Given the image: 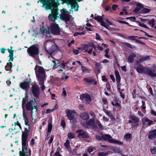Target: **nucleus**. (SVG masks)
Segmentation results:
<instances>
[{
    "label": "nucleus",
    "instance_id": "1",
    "mask_svg": "<svg viewBox=\"0 0 156 156\" xmlns=\"http://www.w3.org/2000/svg\"><path fill=\"white\" fill-rule=\"evenodd\" d=\"M58 9L56 8H54L51 10V12L49 14L48 16V19L50 22H52L50 24V26L48 29H45L44 27H42L40 29L39 33L42 34L43 35L46 36H50V33L54 35H58L60 33V30L58 25L57 24L55 21L57 18L60 17V18L64 20L67 22L70 20V16L69 12L67 11L65 9L61 10V13L58 16Z\"/></svg>",
    "mask_w": 156,
    "mask_h": 156
},
{
    "label": "nucleus",
    "instance_id": "2",
    "mask_svg": "<svg viewBox=\"0 0 156 156\" xmlns=\"http://www.w3.org/2000/svg\"><path fill=\"white\" fill-rule=\"evenodd\" d=\"M156 66L155 65L153 64L151 69L147 66L144 67L143 66L140 65L136 68L137 72L139 73H144L152 77H156V70L155 69Z\"/></svg>",
    "mask_w": 156,
    "mask_h": 156
},
{
    "label": "nucleus",
    "instance_id": "3",
    "mask_svg": "<svg viewBox=\"0 0 156 156\" xmlns=\"http://www.w3.org/2000/svg\"><path fill=\"white\" fill-rule=\"evenodd\" d=\"M36 75L38 80L45 79L46 73L43 68L36 65L34 68Z\"/></svg>",
    "mask_w": 156,
    "mask_h": 156
},
{
    "label": "nucleus",
    "instance_id": "4",
    "mask_svg": "<svg viewBox=\"0 0 156 156\" xmlns=\"http://www.w3.org/2000/svg\"><path fill=\"white\" fill-rule=\"evenodd\" d=\"M27 135L26 133H23L22 136V151L20 152V156H28L26 155V153L27 152Z\"/></svg>",
    "mask_w": 156,
    "mask_h": 156
},
{
    "label": "nucleus",
    "instance_id": "5",
    "mask_svg": "<svg viewBox=\"0 0 156 156\" xmlns=\"http://www.w3.org/2000/svg\"><path fill=\"white\" fill-rule=\"evenodd\" d=\"M81 124L82 126L85 128H87L89 126L93 128L97 127V125L94 119H90L85 122H81Z\"/></svg>",
    "mask_w": 156,
    "mask_h": 156
},
{
    "label": "nucleus",
    "instance_id": "6",
    "mask_svg": "<svg viewBox=\"0 0 156 156\" xmlns=\"http://www.w3.org/2000/svg\"><path fill=\"white\" fill-rule=\"evenodd\" d=\"M102 138L105 141H107L110 143L117 144L118 145H122L123 143L117 140L112 139L111 136L109 134H105L102 135Z\"/></svg>",
    "mask_w": 156,
    "mask_h": 156
},
{
    "label": "nucleus",
    "instance_id": "7",
    "mask_svg": "<svg viewBox=\"0 0 156 156\" xmlns=\"http://www.w3.org/2000/svg\"><path fill=\"white\" fill-rule=\"evenodd\" d=\"M39 48L36 45H33L28 48L27 51L30 55L34 57L39 54Z\"/></svg>",
    "mask_w": 156,
    "mask_h": 156
},
{
    "label": "nucleus",
    "instance_id": "8",
    "mask_svg": "<svg viewBox=\"0 0 156 156\" xmlns=\"http://www.w3.org/2000/svg\"><path fill=\"white\" fill-rule=\"evenodd\" d=\"M58 0H41V2L44 5H46L48 9H51L58 2Z\"/></svg>",
    "mask_w": 156,
    "mask_h": 156
},
{
    "label": "nucleus",
    "instance_id": "9",
    "mask_svg": "<svg viewBox=\"0 0 156 156\" xmlns=\"http://www.w3.org/2000/svg\"><path fill=\"white\" fill-rule=\"evenodd\" d=\"M26 108L28 111H31V113H33V110L35 109V111L37 110V107L36 105V102L33 101H30L26 104Z\"/></svg>",
    "mask_w": 156,
    "mask_h": 156
},
{
    "label": "nucleus",
    "instance_id": "10",
    "mask_svg": "<svg viewBox=\"0 0 156 156\" xmlns=\"http://www.w3.org/2000/svg\"><path fill=\"white\" fill-rule=\"evenodd\" d=\"M94 18L98 22H100V25L101 26L104 27L107 29H109L108 28V26L107 24H106L105 22L103 21V19L101 16L95 14Z\"/></svg>",
    "mask_w": 156,
    "mask_h": 156
},
{
    "label": "nucleus",
    "instance_id": "11",
    "mask_svg": "<svg viewBox=\"0 0 156 156\" xmlns=\"http://www.w3.org/2000/svg\"><path fill=\"white\" fill-rule=\"evenodd\" d=\"M31 89L35 97L38 98L40 93V88L36 84H33Z\"/></svg>",
    "mask_w": 156,
    "mask_h": 156
},
{
    "label": "nucleus",
    "instance_id": "12",
    "mask_svg": "<svg viewBox=\"0 0 156 156\" xmlns=\"http://www.w3.org/2000/svg\"><path fill=\"white\" fill-rule=\"evenodd\" d=\"M46 45L47 46L51 45L52 46L51 48L47 49V48L46 47V50L47 51L50 55H51L56 50V47L55 45H53L54 43L52 42H46Z\"/></svg>",
    "mask_w": 156,
    "mask_h": 156
},
{
    "label": "nucleus",
    "instance_id": "13",
    "mask_svg": "<svg viewBox=\"0 0 156 156\" xmlns=\"http://www.w3.org/2000/svg\"><path fill=\"white\" fill-rule=\"evenodd\" d=\"M66 116L69 119L70 121L73 119L74 114L75 113V111L73 110L67 109L66 110Z\"/></svg>",
    "mask_w": 156,
    "mask_h": 156
},
{
    "label": "nucleus",
    "instance_id": "14",
    "mask_svg": "<svg viewBox=\"0 0 156 156\" xmlns=\"http://www.w3.org/2000/svg\"><path fill=\"white\" fill-rule=\"evenodd\" d=\"M76 133L78 134L79 137L80 136L83 138H87L89 137L87 134L83 129H79L77 131Z\"/></svg>",
    "mask_w": 156,
    "mask_h": 156
},
{
    "label": "nucleus",
    "instance_id": "15",
    "mask_svg": "<svg viewBox=\"0 0 156 156\" xmlns=\"http://www.w3.org/2000/svg\"><path fill=\"white\" fill-rule=\"evenodd\" d=\"M131 119L134 124L133 126V127L135 128L137 127L138 126V122L139 121V118L135 115H132L131 116Z\"/></svg>",
    "mask_w": 156,
    "mask_h": 156
},
{
    "label": "nucleus",
    "instance_id": "16",
    "mask_svg": "<svg viewBox=\"0 0 156 156\" xmlns=\"http://www.w3.org/2000/svg\"><path fill=\"white\" fill-rule=\"evenodd\" d=\"M80 98L81 99H84L88 103H89L91 100L90 95L87 94H83L80 95Z\"/></svg>",
    "mask_w": 156,
    "mask_h": 156
},
{
    "label": "nucleus",
    "instance_id": "17",
    "mask_svg": "<svg viewBox=\"0 0 156 156\" xmlns=\"http://www.w3.org/2000/svg\"><path fill=\"white\" fill-rule=\"evenodd\" d=\"M20 87L23 89L25 90L26 92L28 90L30 87L29 83L26 82L21 83L20 84Z\"/></svg>",
    "mask_w": 156,
    "mask_h": 156
},
{
    "label": "nucleus",
    "instance_id": "18",
    "mask_svg": "<svg viewBox=\"0 0 156 156\" xmlns=\"http://www.w3.org/2000/svg\"><path fill=\"white\" fill-rule=\"evenodd\" d=\"M23 119L25 122V124L27 126V127L26 128V129L27 130V131H29L30 129V126L28 122V119L24 110L23 111Z\"/></svg>",
    "mask_w": 156,
    "mask_h": 156
},
{
    "label": "nucleus",
    "instance_id": "19",
    "mask_svg": "<svg viewBox=\"0 0 156 156\" xmlns=\"http://www.w3.org/2000/svg\"><path fill=\"white\" fill-rule=\"evenodd\" d=\"M106 21L107 22V23H106L108 25V28H109V29H107L108 30H112L114 29L115 26L114 24L109 21L107 19L106 20Z\"/></svg>",
    "mask_w": 156,
    "mask_h": 156
},
{
    "label": "nucleus",
    "instance_id": "20",
    "mask_svg": "<svg viewBox=\"0 0 156 156\" xmlns=\"http://www.w3.org/2000/svg\"><path fill=\"white\" fill-rule=\"evenodd\" d=\"M106 21L107 22V23H106L108 25V28H109V29H107L108 30H112L114 29L115 26L114 24L109 21L107 19L106 20Z\"/></svg>",
    "mask_w": 156,
    "mask_h": 156
},
{
    "label": "nucleus",
    "instance_id": "21",
    "mask_svg": "<svg viewBox=\"0 0 156 156\" xmlns=\"http://www.w3.org/2000/svg\"><path fill=\"white\" fill-rule=\"evenodd\" d=\"M148 138L151 139L156 137V129H154L151 131L149 132Z\"/></svg>",
    "mask_w": 156,
    "mask_h": 156
},
{
    "label": "nucleus",
    "instance_id": "22",
    "mask_svg": "<svg viewBox=\"0 0 156 156\" xmlns=\"http://www.w3.org/2000/svg\"><path fill=\"white\" fill-rule=\"evenodd\" d=\"M136 54L134 53H132L129 56L128 58V62L129 63H132L134 61V58L136 56Z\"/></svg>",
    "mask_w": 156,
    "mask_h": 156
},
{
    "label": "nucleus",
    "instance_id": "23",
    "mask_svg": "<svg viewBox=\"0 0 156 156\" xmlns=\"http://www.w3.org/2000/svg\"><path fill=\"white\" fill-rule=\"evenodd\" d=\"M80 117L84 120H87L89 118V115L87 112H84L80 114Z\"/></svg>",
    "mask_w": 156,
    "mask_h": 156
},
{
    "label": "nucleus",
    "instance_id": "24",
    "mask_svg": "<svg viewBox=\"0 0 156 156\" xmlns=\"http://www.w3.org/2000/svg\"><path fill=\"white\" fill-rule=\"evenodd\" d=\"M45 79H43L41 80H38L39 81L38 84L40 85H41V90L44 91L46 88V87L44 85V81Z\"/></svg>",
    "mask_w": 156,
    "mask_h": 156
},
{
    "label": "nucleus",
    "instance_id": "25",
    "mask_svg": "<svg viewBox=\"0 0 156 156\" xmlns=\"http://www.w3.org/2000/svg\"><path fill=\"white\" fill-rule=\"evenodd\" d=\"M137 7L134 10V11L136 13H138L139 11L143 8V5L140 3H138L136 4Z\"/></svg>",
    "mask_w": 156,
    "mask_h": 156
},
{
    "label": "nucleus",
    "instance_id": "26",
    "mask_svg": "<svg viewBox=\"0 0 156 156\" xmlns=\"http://www.w3.org/2000/svg\"><path fill=\"white\" fill-rule=\"evenodd\" d=\"M115 75L117 82V83H119L120 81L121 78L118 70L115 71Z\"/></svg>",
    "mask_w": 156,
    "mask_h": 156
},
{
    "label": "nucleus",
    "instance_id": "27",
    "mask_svg": "<svg viewBox=\"0 0 156 156\" xmlns=\"http://www.w3.org/2000/svg\"><path fill=\"white\" fill-rule=\"evenodd\" d=\"M12 63L11 62L7 63L6 66H5V69L6 71H11L12 68Z\"/></svg>",
    "mask_w": 156,
    "mask_h": 156
},
{
    "label": "nucleus",
    "instance_id": "28",
    "mask_svg": "<svg viewBox=\"0 0 156 156\" xmlns=\"http://www.w3.org/2000/svg\"><path fill=\"white\" fill-rule=\"evenodd\" d=\"M83 80L88 83H91L94 81V79L92 77H85L83 79Z\"/></svg>",
    "mask_w": 156,
    "mask_h": 156
},
{
    "label": "nucleus",
    "instance_id": "29",
    "mask_svg": "<svg viewBox=\"0 0 156 156\" xmlns=\"http://www.w3.org/2000/svg\"><path fill=\"white\" fill-rule=\"evenodd\" d=\"M28 98V97L26 94L25 97L23 98V99L22 101V107L23 109V110H24V107L25 105V103L26 101L27 100Z\"/></svg>",
    "mask_w": 156,
    "mask_h": 156
},
{
    "label": "nucleus",
    "instance_id": "30",
    "mask_svg": "<svg viewBox=\"0 0 156 156\" xmlns=\"http://www.w3.org/2000/svg\"><path fill=\"white\" fill-rule=\"evenodd\" d=\"M52 62L54 64V67L57 68L58 66L60 65V64L59 60H52Z\"/></svg>",
    "mask_w": 156,
    "mask_h": 156
},
{
    "label": "nucleus",
    "instance_id": "31",
    "mask_svg": "<svg viewBox=\"0 0 156 156\" xmlns=\"http://www.w3.org/2000/svg\"><path fill=\"white\" fill-rule=\"evenodd\" d=\"M89 48L87 44H85L83 45L81 49V50L84 51V52H86L87 51L88 49Z\"/></svg>",
    "mask_w": 156,
    "mask_h": 156
},
{
    "label": "nucleus",
    "instance_id": "32",
    "mask_svg": "<svg viewBox=\"0 0 156 156\" xmlns=\"http://www.w3.org/2000/svg\"><path fill=\"white\" fill-rule=\"evenodd\" d=\"M151 10L148 8H144L141 10V13H147L149 12Z\"/></svg>",
    "mask_w": 156,
    "mask_h": 156
},
{
    "label": "nucleus",
    "instance_id": "33",
    "mask_svg": "<svg viewBox=\"0 0 156 156\" xmlns=\"http://www.w3.org/2000/svg\"><path fill=\"white\" fill-rule=\"evenodd\" d=\"M148 23L149 25L151 26V27H154L155 23L154 20V18L151 19L150 21H149Z\"/></svg>",
    "mask_w": 156,
    "mask_h": 156
},
{
    "label": "nucleus",
    "instance_id": "34",
    "mask_svg": "<svg viewBox=\"0 0 156 156\" xmlns=\"http://www.w3.org/2000/svg\"><path fill=\"white\" fill-rule=\"evenodd\" d=\"M70 141L68 139H67L66 142L64 144L65 147L67 149L69 148V147Z\"/></svg>",
    "mask_w": 156,
    "mask_h": 156
},
{
    "label": "nucleus",
    "instance_id": "35",
    "mask_svg": "<svg viewBox=\"0 0 156 156\" xmlns=\"http://www.w3.org/2000/svg\"><path fill=\"white\" fill-rule=\"evenodd\" d=\"M52 123L51 122H49L48 123V133H50L51 132V130H52Z\"/></svg>",
    "mask_w": 156,
    "mask_h": 156
},
{
    "label": "nucleus",
    "instance_id": "36",
    "mask_svg": "<svg viewBox=\"0 0 156 156\" xmlns=\"http://www.w3.org/2000/svg\"><path fill=\"white\" fill-rule=\"evenodd\" d=\"M87 44L89 47H92L95 50L96 49V46L94 44L93 42H89Z\"/></svg>",
    "mask_w": 156,
    "mask_h": 156
},
{
    "label": "nucleus",
    "instance_id": "37",
    "mask_svg": "<svg viewBox=\"0 0 156 156\" xmlns=\"http://www.w3.org/2000/svg\"><path fill=\"white\" fill-rule=\"evenodd\" d=\"M68 138L70 139H73L75 137V134L72 133H69L67 135Z\"/></svg>",
    "mask_w": 156,
    "mask_h": 156
},
{
    "label": "nucleus",
    "instance_id": "38",
    "mask_svg": "<svg viewBox=\"0 0 156 156\" xmlns=\"http://www.w3.org/2000/svg\"><path fill=\"white\" fill-rule=\"evenodd\" d=\"M134 30H139L138 29H134ZM140 30V31H141L142 32H143L144 33L145 35H146V36H147V37H153V36H152L149 35L146 32H145V31H143L142 30Z\"/></svg>",
    "mask_w": 156,
    "mask_h": 156
},
{
    "label": "nucleus",
    "instance_id": "39",
    "mask_svg": "<svg viewBox=\"0 0 156 156\" xmlns=\"http://www.w3.org/2000/svg\"><path fill=\"white\" fill-rule=\"evenodd\" d=\"M95 122L96 123V124L97 125H98L99 127V128L101 129H103V127L102 126V125L101 124V123L98 120L96 119L95 120Z\"/></svg>",
    "mask_w": 156,
    "mask_h": 156
},
{
    "label": "nucleus",
    "instance_id": "40",
    "mask_svg": "<svg viewBox=\"0 0 156 156\" xmlns=\"http://www.w3.org/2000/svg\"><path fill=\"white\" fill-rule=\"evenodd\" d=\"M139 25L140 26V27H143L147 29H149V28L147 27L146 25L144 24L143 23L139 22Z\"/></svg>",
    "mask_w": 156,
    "mask_h": 156
},
{
    "label": "nucleus",
    "instance_id": "41",
    "mask_svg": "<svg viewBox=\"0 0 156 156\" xmlns=\"http://www.w3.org/2000/svg\"><path fill=\"white\" fill-rule=\"evenodd\" d=\"M150 151L152 154H156V147H154L152 148H151Z\"/></svg>",
    "mask_w": 156,
    "mask_h": 156
},
{
    "label": "nucleus",
    "instance_id": "42",
    "mask_svg": "<svg viewBox=\"0 0 156 156\" xmlns=\"http://www.w3.org/2000/svg\"><path fill=\"white\" fill-rule=\"evenodd\" d=\"M131 136L130 134L128 133L126 134L124 136V139L126 140H128L130 139Z\"/></svg>",
    "mask_w": 156,
    "mask_h": 156
},
{
    "label": "nucleus",
    "instance_id": "43",
    "mask_svg": "<svg viewBox=\"0 0 156 156\" xmlns=\"http://www.w3.org/2000/svg\"><path fill=\"white\" fill-rule=\"evenodd\" d=\"M142 121L143 124H144L147 122H148L149 121V119L146 118H144L142 119Z\"/></svg>",
    "mask_w": 156,
    "mask_h": 156
},
{
    "label": "nucleus",
    "instance_id": "44",
    "mask_svg": "<svg viewBox=\"0 0 156 156\" xmlns=\"http://www.w3.org/2000/svg\"><path fill=\"white\" fill-rule=\"evenodd\" d=\"M81 68L82 69V71L83 73H85L86 72H89L88 71L89 70L87 68L84 67L82 66L81 67Z\"/></svg>",
    "mask_w": 156,
    "mask_h": 156
},
{
    "label": "nucleus",
    "instance_id": "45",
    "mask_svg": "<svg viewBox=\"0 0 156 156\" xmlns=\"http://www.w3.org/2000/svg\"><path fill=\"white\" fill-rule=\"evenodd\" d=\"M85 31H83L81 32H77L75 33L74 35V36H76L78 35H82L84 34H85Z\"/></svg>",
    "mask_w": 156,
    "mask_h": 156
},
{
    "label": "nucleus",
    "instance_id": "46",
    "mask_svg": "<svg viewBox=\"0 0 156 156\" xmlns=\"http://www.w3.org/2000/svg\"><path fill=\"white\" fill-rule=\"evenodd\" d=\"M125 45L128 47L131 48H134L135 47L134 46H132L130 44L127 43H125Z\"/></svg>",
    "mask_w": 156,
    "mask_h": 156
},
{
    "label": "nucleus",
    "instance_id": "47",
    "mask_svg": "<svg viewBox=\"0 0 156 156\" xmlns=\"http://www.w3.org/2000/svg\"><path fill=\"white\" fill-rule=\"evenodd\" d=\"M107 153L104 152H99L98 154V155L99 156H105L108 155Z\"/></svg>",
    "mask_w": 156,
    "mask_h": 156
},
{
    "label": "nucleus",
    "instance_id": "48",
    "mask_svg": "<svg viewBox=\"0 0 156 156\" xmlns=\"http://www.w3.org/2000/svg\"><path fill=\"white\" fill-rule=\"evenodd\" d=\"M96 40H98L99 41H101L102 40L101 38V37L97 33H96Z\"/></svg>",
    "mask_w": 156,
    "mask_h": 156
},
{
    "label": "nucleus",
    "instance_id": "49",
    "mask_svg": "<svg viewBox=\"0 0 156 156\" xmlns=\"http://www.w3.org/2000/svg\"><path fill=\"white\" fill-rule=\"evenodd\" d=\"M143 61H144L143 57H142L139 58L137 60H136V62L137 63H139Z\"/></svg>",
    "mask_w": 156,
    "mask_h": 156
},
{
    "label": "nucleus",
    "instance_id": "50",
    "mask_svg": "<svg viewBox=\"0 0 156 156\" xmlns=\"http://www.w3.org/2000/svg\"><path fill=\"white\" fill-rule=\"evenodd\" d=\"M90 114L91 116L92 117V119H94V120H95V118H96V115L95 114V113L94 112H90Z\"/></svg>",
    "mask_w": 156,
    "mask_h": 156
},
{
    "label": "nucleus",
    "instance_id": "51",
    "mask_svg": "<svg viewBox=\"0 0 156 156\" xmlns=\"http://www.w3.org/2000/svg\"><path fill=\"white\" fill-rule=\"evenodd\" d=\"M62 95L65 97L66 96V93L64 88L62 89Z\"/></svg>",
    "mask_w": 156,
    "mask_h": 156
},
{
    "label": "nucleus",
    "instance_id": "52",
    "mask_svg": "<svg viewBox=\"0 0 156 156\" xmlns=\"http://www.w3.org/2000/svg\"><path fill=\"white\" fill-rule=\"evenodd\" d=\"M61 126L64 128L66 126V123L63 120H61Z\"/></svg>",
    "mask_w": 156,
    "mask_h": 156
},
{
    "label": "nucleus",
    "instance_id": "53",
    "mask_svg": "<svg viewBox=\"0 0 156 156\" xmlns=\"http://www.w3.org/2000/svg\"><path fill=\"white\" fill-rule=\"evenodd\" d=\"M55 110V108H53L52 109H48L46 110V113H50Z\"/></svg>",
    "mask_w": 156,
    "mask_h": 156
},
{
    "label": "nucleus",
    "instance_id": "54",
    "mask_svg": "<svg viewBox=\"0 0 156 156\" xmlns=\"http://www.w3.org/2000/svg\"><path fill=\"white\" fill-rule=\"evenodd\" d=\"M86 29L88 31H92L94 30V28L93 26H92L90 28H88V27H86Z\"/></svg>",
    "mask_w": 156,
    "mask_h": 156
},
{
    "label": "nucleus",
    "instance_id": "55",
    "mask_svg": "<svg viewBox=\"0 0 156 156\" xmlns=\"http://www.w3.org/2000/svg\"><path fill=\"white\" fill-rule=\"evenodd\" d=\"M127 19H130L131 21H134L136 20V18L135 17H131L126 18Z\"/></svg>",
    "mask_w": 156,
    "mask_h": 156
},
{
    "label": "nucleus",
    "instance_id": "56",
    "mask_svg": "<svg viewBox=\"0 0 156 156\" xmlns=\"http://www.w3.org/2000/svg\"><path fill=\"white\" fill-rule=\"evenodd\" d=\"M137 37L135 36H130L128 38L131 40L136 41V40L137 39L135 38V37Z\"/></svg>",
    "mask_w": 156,
    "mask_h": 156
},
{
    "label": "nucleus",
    "instance_id": "57",
    "mask_svg": "<svg viewBox=\"0 0 156 156\" xmlns=\"http://www.w3.org/2000/svg\"><path fill=\"white\" fill-rule=\"evenodd\" d=\"M118 7V6L117 5L113 4L112 5V10H115Z\"/></svg>",
    "mask_w": 156,
    "mask_h": 156
},
{
    "label": "nucleus",
    "instance_id": "58",
    "mask_svg": "<svg viewBox=\"0 0 156 156\" xmlns=\"http://www.w3.org/2000/svg\"><path fill=\"white\" fill-rule=\"evenodd\" d=\"M142 108L143 109H145L146 108V107L144 106L145 105V102L144 101L142 100Z\"/></svg>",
    "mask_w": 156,
    "mask_h": 156
},
{
    "label": "nucleus",
    "instance_id": "59",
    "mask_svg": "<svg viewBox=\"0 0 156 156\" xmlns=\"http://www.w3.org/2000/svg\"><path fill=\"white\" fill-rule=\"evenodd\" d=\"M95 137L96 139L98 140H101L102 139V137H101L100 136L98 135H96L95 136Z\"/></svg>",
    "mask_w": 156,
    "mask_h": 156
},
{
    "label": "nucleus",
    "instance_id": "60",
    "mask_svg": "<svg viewBox=\"0 0 156 156\" xmlns=\"http://www.w3.org/2000/svg\"><path fill=\"white\" fill-rule=\"evenodd\" d=\"M9 61H11L12 62L13 59V55H11V54L9 55Z\"/></svg>",
    "mask_w": 156,
    "mask_h": 156
},
{
    "label": "nucleus",
    "instance_id": "61",
    "mask_svg": "<svg viewBox=\"0 0 156 156\" xmlns=\"http://www.w3.org/2000/svg\"><path fill=\"white\" fill-rule=\"evenodd\" d=\"M93 151V149L91 147H90L88 149L87 151L89 153H90Z\"/></svg>",
    "mask_w": 156,
    "mask_h": 156
},
{
    "label": "nucleus",
    "instance_id": "62",
    "mask_svg": "<svg viewBox=\"0 0 156 156\" xmlns=\"http://www.w3.org/2000/svg\"><path fill=\"white\" fill-rule=\"evenodd\" d=\"M151 113L152 115L156 116V112L154 111L153 110H151Z\"/></svg>",
    "mask_w": 156,
    "mask_h": 156
},
{
    "label": "nucleus",
    "instance_id": "63",
    "mask_svg": "<svg viewBox=\"0 0 156 156\" xmlns=\"http://www.w3.org/2000/svg\"><path fill=\"white\" fill-rule=\"evenodd\" d=\"M143 58L144 61L150 59V57L148 56L143 57Z\"/></svg>",
    "mask_w": 156,
    "mask_h": 156
},
{
    "label": "nucleus",
    "instance_id": "64",
    "mask_svg": "<svg viewBox=\"0 0 156 156\" xmlns=\"http://www.w3.org/2000/svg\"><path fill=\"white\" fill-rule=\"evenodd\" d=\"M97 49L98 50H99L100 51H101L103 49V48L102 47L99 46V45H98L96 46V49Z\"/></svg>",
    "mask_w": 156,
    "mask_h": 156
}]
</instances>
